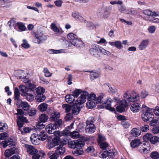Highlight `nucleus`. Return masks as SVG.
Wrapping results in <instances>:
<instances>
[{"instance_id":"obj_1","label":"nucleus","mask_w":159,"mask_h":159,"mask_svg":"<svg viewBox=\"0 0 159 159\" xmlns=\"http://www.w3.org/2000/svg\"><path fill=\"white\" fill-rule=\"evenodd\" d=\"M105 97V95L101 93L100 94L96 99L95 100V102L96 104L102 102L103 105L104 107H105L106 109L110 111H114L115 109L111 107V103L112 100L110 98L108 97L105 101L103 102L102 101V99L104 98Z\"/></svg>"},{"instance_id":"obj_2","label":"nucleus","mask_w":159,"mask_h":159,"mask_svg":"<svg viewBox=\"0 0 159 159\" xmlns=\"http://www.w3.org/2000/svg\"><path fill=\"white\" fill-rule=\"evenodd\" d=\"M141 110L143 112L142 115V119L144 122L150 120L154 117L152 113V109L150 108L144 104L142 107Z\"/></svg>"},{"instance_id":"obj_3","label":"nucleus","mask_w":159,"mask_h":159,"mask_svg":"<svg viewBox=\"0 0 159 159\" xmlns=\"http://www.w3.org/2000/svg\"><path fill=\"white\" fill-rule=\"evenodd\" d=\"M123 97L129 102H135L139 99L140 97L138 93L134 91L127 90L123 94Z\"/></svg>"},{"instance_id":"obj_4","label":"nucleus","mask_w":159,"mask_h":159,"mask_svg":"<svg viewBox=\"0 0 159 159\" xmlns=\"http://www.w3.org/2000/svg\"><path fill=\"white\" fill-rule=\"evenodd\" d=\"M26 148L27 152L29 154L33 155L32 159H38L40 157V152H39L34 146L27 145Z\"/></svg>"},{"instance_id":"obj_5","label":"nucleus","mask_w":159,"mask_h":159,"mask_svg":"<svg viewBox=\"0 0 159 159\" xmlns=\"http://www.w3.org/2000/svg\"><path fill=\"white\" fill-rule=\"evenodd\" d=\"M69 147L75 149L78 148H82L84 145V142L75 140L68 142Z\"/></svg>"},{"instance_id":"obj_6","label":"nucleus","mask_w":159,"mask_h":159,"mask_svg":"<svg viewBox=\"0 0 159 159\" xmlns=\"http://www.w3.org/2000/svg\"><path fill=\"white\" fill-rule=\"evenodd\" d=\"M101 47L96 44H93L92 45V48L90 49L89 52L91 54L95 55L97 57H99L98 54L100 51Z\"/></svg>"},{"instance_id":"obj_7","label":"nucleus","mask_w":159,"mask_h":159,"mask_svg":"<svg viewBox=\"0 0 159 159\" xmlns=\"http://www.w3.org/2000/svg\"><path fill=\"white\" fill-rule=\"evenodd\" d=\"M88 95V93L87 92H84L81 93L80 96L76 100L75 104L80 105L84 103Z\"/></svg>"},{"instance_id":"obj_8","label":"nucleus","mask_w":159,"mask_h":159,"mask_svg":"<svg viewBox=\"0 0 159 159\" xmlns=\"http://www.w3.org/2000/svg\"><path fill=\"white\" fill-rule=\"evenodd\" d=\"M57 129L56 126L54 124L52 123L48 125L46 128V132L50 134H53Z\"/></svg>"},{"instance_id":"obj_9","label":"nucleus","mask_w":159,"mask_h":159,"mask_svg":"<svg viewBox=\"0 0 159 159\" xmlns=\"http://www.w3.org/2000/svg\"><path fill=\"white\" fill-rule=\"evenodd\" d=\"M1 144L4 148L7 146H9V147H11L12 146H15V143L12 141V139H10L8 140L3 141L1 142Z\"/></svg>"},{"instance_id":"obj_10","label":"nucleus","mask_w":159,"mask_h":159,"mask_svg":"<svg viewBox=\"0 0 159 159\" xmlns=\"http://www.w3.org/2000/svg\"><path fill=\"white\" fill-rule=\"evenodd\" d=\"M71 45L76 47H80L83 46V43L81 40L77 38L73 40L72 42H69V46L70 47Z\"/></svg>"},{"instance_id":"obj_11","label":"nucleus","mask_w":159,"mask_h":159,"mask_svg":"<svg viewBox=\"0 0 159 159\" xmlns=\"http://www.w3.org/2000/svg\"><path fill=\"white\" fill-rule=\"evenodd\" d=\"M26 93L24 94L25 96L26 97V99L29 101H32L34 97L35 93L33 91H31L30 90L27 92Z\"/></svg>"},{"instance_id":"obj_12","label":"nucleus","mask_w":159,"mask_h":159,"mask_svg":"<svg viewBox=\"0 0 159 159\" xmlns=\"http://www.w3.org/2000/svg\"><path fill=\"white\" fill-rule=\"evenodd\" d=\"M149 44V40L148 39L142 40L139 45L138 48L141 50H143L146 48Z\"/></svg>"},{"instance_id":"obj_13","label":"nucleus","mask_w":159,"mask_h":159,"mask_svg":"<svg viewBox=\"0 0 159 159\" xmlns=\"http://www.w3.org/2000/svg\"><path fill=\"white\" fill-rule=\"evenodd\" d=\"M11 148L7 149L5 150V155L7 157H9L12 155L14 154L16 152V145L14 146H12L10 147Z\"/></svg>"},{"instance_id":"obj_14","label":"nucleus","mask_w":159,"mask_h":159,"mask_svg":"<svg viewBox=\"0 0 159 159\" xmlns=\"http://www.w3.org/2000/svg\"><path fill=\"white\" fill-rule=\"evenodd\" d=\"M30 139L32 143L34 145H38L40 143V141L37 134H32Z\"/></svg>"},{"instance_id":"obj_15","label":"nucleus","mask_w":159,"mask_h":159,"mask_svg":"<svg viewBox=\"0 0 159 159\" xmlns=\"http://www.w3.org/2000/svg\"><path fill=\"white\" fill-rule=\"evenodd\" d=\"M114 156V152H112L111 150H109L108 151H105L102 154V157L103 158H105L107 157L110 158L113 157Z\"/></svg>"},{"instance_id":"obj_16","label":"nucleus","mask_w":159,"mask_h":159,"mask_svg":"<svg viewBox=\"0 0 159 159\" xmlns=\"http://www.w3.org/2000/svg\"><path fill=\"white\" fill-rule=\"evenodd\" d=\"M130 109L133 113L138 112L140 110L139 104L138 103H136L131 104L130 107Z\"/></svg>"},{"instance_id":"obj_17","label":"nucleus","mask_w":159,"mask_h":159,"mask_svg":"<svg viewBox=\"0 0 159 159\" xmlns=\"http://www.w3.org/2000/svg\"><path fill=\"white\" fill-rule=\"evenodd\" d=\"M81 110L80 107L78 104H75L72 106L71 111L72 114L73 115H77L80 112Z\"/></svg>"},{"instance_id":"obj_18","label":"nucleus","mask_w":159,"mask_h":159,"mask_svg":"<svg viewBox=\"0 0 159 159\" xmlns=\"http://www.w3.org/2000/svg\"><path fill=\"white\" fill-rule=\"evenodd\" d=\"M60 116V114L57 112H55L52 113L49 118V120L51 122L55 121Z\"/></svg>"},{"instance_id":"obj_19","label":"nucleus","mask_w":159,"mask_h":159,"mask_svg":"<svg viewBox=\"0 0 159 159\" xmlns=\"http://www.w3.org/2000/svg\"><path fill=\"white\" fill-rule=\"evenodd\" d=\"M108 43L111 46H114L118 49H120L123 48L121 42L120 41H117L115 42H109Z\"/></svg>"},{"instance_id":"obj_20","label":"nucleus","mask_w":159,"mask_h":159,"mask_svg":"<svg viewBox=\"0 0 159 159\" xmlns=\"http://www.w3.org/2000/svg\"><path fill=\"white\" fill-rule=\"evenodd\" d=\"M20 102V106L25 111H27L30 108V105L28 102L25 101H22L20 100H19Z\"/></svg>"},{"instance_id":"obj_21","label":"nucleus","mask_w":159,"mask_h":159,"mask_svg":"<svg viewBox=\"0 0 159 159\" xmlns=\"http://www.w3.org/2000/svg\"><path fill=\"white\" fill-rule=\"evenodd\" d=\"M96 130V127L94 125H86L85 130L86 132L90 134L94 133Z\"/></svg>"},{"instance_id":"obj_22","label":"nucleus","mask_w":159,"mask_h":159,"mask_svg":"<svg viewBox=\"0 0 159 159\" xmlns=\"http://www.w3.org/2000/svg\"><path fill=\"white\" fill-rule=\"evenodd\" d=\"M39 141H44L48 137L47 133L44 131H41L37 134Z\"/></svg>"},{"instance_id":"obj_23","label":"nucleus","mask_w":159,"mask_h":159,"mask_svg":"<svg viewBox=\"0 0 159 159\" xmlns=\"http://www.w3.org/2000/svg\"><path fill=\"white\" fill-rule=\"evenodd\" d=\"M144 13L148 16H159V12H152L149 10H146L143 11Z\"/></svg>"},{"instance_id":"obj_24","label":"nucleus","mask_w":159,"mask_h":159,"mask_svg":"<svg viewBox=\"0 0 159 159\" xmlns=\"http://www.w3.org/2000/svg\"><path fill=\"white\" fill-rule=\"evenodd\" d=\"M141 144L140 140L139 139H136L132 140L130 143L131 146L132 148H136Z\"/></svg>"},{"instance_id":"obj_25","label":"nucleus","mask_w":159,"mask_h":159,"mask_svg":"<svg viewBox=\"0 0 159 159\" xmlns=\"http://www.w3.org/2000/svg\"><path fill=\"white\" fill-rule=\"evenodd\" d=\"M65 151V148L62 145H60L57 147L55 152L58 155H60L63 154Z\"/></svg>"},{"instance_id":"obj_26","label":"nucleus","mask_w":159,"mask_h":159,"mask_svg":"<svg viewBox=\"0 0 159 159\" xmlns=\"http://www.w3.org/2000/svg\"><path fill=\"white\" fill-rule=\"evenodd\" d=\"M16 27L18 26L19 31H25L26 29V27H25L24 24L21 22H18L16 24Z\"/></svg>"},{"instance_id":"obj_27","label":"nucleus","mask_w":159,"mask_h":159,"mask_svg":"<svg viewBox=\"0 0 159 159\" xmlns=\"http://www.w3.org/2000/svg\"><path fill=\"white\" fill-rule=\"evenodd\" d=\"M66 102L68 103H71L75 100V97L72 94H69L65 97Z\"/></svg>"},{"instance_id":"obj_28","label":"nucleus","mask_w":159,"mask_h":159,"mask_svg":"<svg viewBox=\"0 0 159 159\" xmlns=\"http://www.w3.org/2000/svg\"><path fill=\"white\" fill-rule=\"evenodd\" d=\"M48 105L46 103H42L38 106V108L41 112H44L47 109Z\"/></svg>"},{"instance_id":"obj_29","label":"nucleus","mask_w":159,"mask_h":159,"mask_svg":"<svg viewBox=\"0 0 159 159\" xmlns=\"http://www.w3.org/2000/svg\"><path fill=\"white\" fill-rule=\"evenodd\" d=\"M45 96L43 94H37L35 97L36 101L39 102H43L45 100Z\"/></svg>"},{"instance_id":"obj_30","label":"nucleus","mask_w":159,"mask_h":159,"mask_svg":"<svg viewBox=\"0 0 159 159\" xmlns=\"http://www.w3.org/2000/svg\"><path fill=\"white\" fill-rule=\"evenodd\" d=\"M83 152V150L82 148H78L73 151V154L75 156L81 155Z\"/></svg>"},{"instance_id":"obj_31","label":"nucleus","mask_w":159,"mask_h":159,"mask_svg":"<svg viewBox=\"0 0 159 159\" xmlns=\"http://www.w3.org/2000/svg\"><path fill=\"white\" fill-rule=\"evenodd\" d=\"M140 130L137 128L133 129L131 131V135L134 137H137L139 136L140 135Z\"/></svg>"},{"instance_id":"obj_32","label":"nucleus","mask_w":159,"mask_h":159,"mask_svg":"<svg viewBox=\"0 0 159 159\" xmlns=\"http://www.w3.org/2000/svg\"><path fill=\"white\" fill-rule=\"evenodd\" d=\"M48 117L47 115L44 113L42 114L39 117V120L40 122L45 123L47 121Z\"/></svg>"},{"instance_id":"obj_33","label":"nucleus","mask_w":159,"mask_h":159,"mask_svg":"<svg viewBox=\"0 0 159 159\" xmlns=\"http://www.w3.org/2000/svg\"><path fill=\"white\" fill-rule=\"evenodd\" d=\"M150 148L149 147H148L147 148L142 146V148H140L139 149V152L143 154H147L150 151Z\"/></svg>"},{"instance_id":"obj_34","label":"nucleus","mask_w":159,"mask_h":159,"mask_svg":"<svg viewBox=\"0 0 159 159\" xmlns=\"http://www.w3.org/2000/svg\"><path fill=\"white\" fill-rule=\"evenodd\" d=\"M96 103L95 102L93 101H88L86 104L87 107L88 108H93L96 106Z\"/></svg>"},{"instance_id":"obj_35","label":"nucleus","mask_w":159,"mask_h":159,"mask_svg":"<svg viewBox=\"0 0 159 159\" xmlns=\"http://www.w3.org/2000/svg\"><path fill=\"white\" fill-rule=\"evenodd\" d=\"M63 51L62 49L60 50H54L53 49H49L47 51V52L50 54H57L63 52Z\"/></svg>"},{"instance_id":"obj_36","label":"nucleus","mask_w":159,"mask_h":159,"mask_svg":"<svg viewBox=\"0 0 159 159\" xmlns=\"http://www.w3.org/2000/svg\"><path fill=\"white\" fill-rule=\"evenodd\" d=\"M19 88L20 89V91L22 92L21 95L23 96L24 95L25 93H26L27 91H29L30 90H29L28 88H26L25 86L21 85L19 86Z\"/></svg>"},{"instance_id":"obj_37","label":"nucleus","mask_w":159,"mask_h":159,"mask_svg":"<svg viewBox=\"0 0 159 159\" xmlns=\"http://www.w3.org/2000/svg\"><path fill=\"white\" fill-rule=\"evenodd\" d=\"M102 13V15H100V12H99L98 13V15L100 16V17L101 16H102L104 18L106 19L110 15V13L107 10H105Z\"/></svg>"},{"instance_id":"obj_38","label":"nucleus","mask_w":159,"mask_h":159,"mask_svg":"<svg viewBox=\"0 0 159 159\" xmlns=\"http://www.w3.org/2000/svg\"><path fill=\"white\" fill-rule=\"evenodd\" d=\"M16 23L14 19H11L8 23V24L10 28H11L12 26H13L14 28L15 29L17 30V28L16 27Z\"/></svg>"},{"instance_id":"obj_39","label":"nucleus","mask_w":159,"mask_h":159,"mask_svg":"<svg viewBox=\"0 0 159 159\" xmlns=\"http://www.w3.org/2000/svg\"><path fill=\"white\" fill-rule=\"evenodd\" d=\"M36 35L38 37V38L40 39L41 43L45 40L47 39V37L46 35H44L41 33L36 34Z\"/></svg>"},{"instance_id":"obj_40","label":"nucleus","mask_w":159,"mask_h":159,"mask_svg":"<svg viewBox=\"0 0 159 159\" xmlns=\"http://www.w3.org/2000/svg\"><path fill=\"white\" fill-rule=\"evenodd\" d=\"M95 121L94 118L93 117H89L86 121V125H94L93 123Z\"/></svg>"},{"instance_id":"obj_41","label":"nucleus","mask_w":159,"mask_h":159,"mask_svg":"<svg viewBox=\"0 0 159 159\" xmlns=\"http://www.w3.org/2000/svg\"><path fill=\"white\" fill-rule=\"evenodd\" d=\"M152 135L149 133H147L143 135V140L145 142L151 141V139L152 138Z\"/></svg>"},{"instance_id":"obj_42","label":"nucleus","mask_w":159,"mask_h":159,"mask_svg":"<svg viewBox=\"0 0 159 159\" xmlns=\"http://www.w3.org/2000/svg\"><path fill=\"white\" fill-rule=\"evenodd\" d=\"M68 39L69 40L70 42H72L73 40L78 38L77 36L73 33H70L68 34Z\"/></svg>"},{"instance_id":"obj_43","label":"nucleus","mask_w":159,"mask_h":159,"mask_svg":"<svg viewBox=\"0 0 159 159\" xmlns=\"http://www.w3.org/2000/svg\"><path fill=\"white\" fill-rule=\"evenodd\" d=\"M62 107L66 112H69L71 110L72 107L68 104H64L62 105Z\"/></svg>"},{"instance_id":"obj_44","label":"nucleus","mask_w":159,"mask_h":159,"mask_svg":"<svg viewBox=\"0 0 159 159\" xmlns=\"http://www.w3.org/2000/svg\"><path fill=\"white\" fill-rule=\"evenodd\" d=\"M150 157L152 159H158L159 153L156 151L152 152L151 153Z\"/></svg>"},{"instance_id":"obj_45","label":"nucleus","mask_w":159,"mask_h":159,"mask_svg":"<svg viewBox=\"0 0 159 159\" xmlns=\"http://www.w3.org/2000/svg\"><path fill=\"white\" fill-rule=\"evenodd\" d=\"M70 136L73 139H77L80 137V134L77 131H74L71 133Z\"/></svg>"},{"instance_id":"obj_46","label":"nucleus","mask_w":159,"mask_h":159,"mask_svg":"<svg viewBox=\"0 0 159 159\" xmlns=\"http://www.w3.org/2000/svg\"><path fill=\"white\" fill-rule=\"evenodd\" d=\"M15 99V100H19L20 97V93L19 90L17 88H16L14 90Z\"/></svg>"},{"instance_id":"obj_47","label":"nucleus","mask_w":159,"mask_h":159,"mask_svg":"<svg viewBox=\"0 0 159 159\" xmlns=\"http://www.w3.org/2000/svg\"><path fill=\"white\" fill-rule=\"evenodd\" d=\"M50 28L55 32L59 33L60 31L59 29L57 27L56 24L54 23H52L51 24Z\"/></svg>"},{"instance_id":"obj_48","label":"nucleus","mask_w":159,"mask_h":159,"mask_svg":"<svg viewBox=\"0 0 159 159\" xmlns=\"http://www.w3.org/2000/svg\"><path fill=\"white\" fill-rule=\"evenodd\" d=\"M87 97L88 101H93L95 102L96 98V96L93 93H91L90 94H88Z\"/></svg>"},{"instance_id":"obj_49","label":"nucleus","mask_w":159,"mask_h":159,"mask_svg":"<svg viewBox=\"0 0 159 159\" xmlns=\"http://www.w3.org/2000/svg\"><path fill=\"white\" fill-rule=\"evenodd\" d=\"M150 142L152 144H155L157 142H159V137L152 136Z\"/></svg>"},{"instance_id":"obj_50","label":"nucleus","mask_w":159,"mask_h":159,"mask_svg":"<svg viewBox=\"0 0 159 159\" xmlns=\"http://www.w3.org/2000/svg\"><path fill=\"white\" fill-rule=\"evenodd\" d=\"M43 72L45 76L47 77H51L52 75V74L50 72L48 69L47 68H44L43 70Z\"/></svg>"},{"instance_id":"obj_51","label":"nucleus","mask_w":159,"mask_h":159,"mask_svg":"<svg viewBox=\"0 0 159 159\" xmlns=\"http://www.w3.org/2000/svg\"><path fill=\"white\" fill-rule=\"evenodd\" d=\"M36 89L37 94H43L45 92V89L41 87H38Z\"/></svg>"},{"instance_id":"obj_52","label":"nucleus","mask_w":159,"mask_h":159,"mask_svg":"<svg viewBox=\"0 0 159 159\" xmlns=\"http://www.w3.org/2000/svg\"><path fill=\"white\" fill-rule=\"evenodd\" d=\"M125 107L122 106L119 103V104L116 107V109L117 111L120 112H122L124 111L125 110Z\"/></svg>"},{"instance_id":"obj_53","label":"nucleus","mask_w":159,"mask_h":159,"mask_svg":"<svg viewBox=\"0 0 159 159\" xmlns=\"http://www.w3.org/2000/svg\"><path fill=\"white\" fill-rule=\"evenodd\" d=\"M99 74L98 73L92 71L90 73V77L91 78L92 80H94L95 79L98 77L99 76Z\"/></svg>"},{"instance_id":"obj_54","label":"nucleus","mask_w":159,"mask_h":159,"mask_svg":"<svg viewBox=\"0 0 159 159\" xmlns=\"http://www.w3.org/2000/svg\"><path fill=\"white\" fill-rule=\"evenodd\" d=\"M82 93L81 90L77 89L73 92L72 95H73L75 98H77L79 94L80 93L81 94Z\"/></svg>"},{"instance_id":"obj_55","label":"nucleus","mask_w":159,"mask_h":159,"mask_svg":"<svg viewBox=\"0 0 159 159\" xmlns=\"http://www.w3.org/2000/svg\"><path fill=\"white\" fill-rule=\"evenodd\" d=\"M100 52L102 53L104 55L109 56L111 55V53L110 52L106 50L101 47L100 48Z\"/></svg>"},{"instance_id":"obj_56","label":"nucleus","mask_w":159,"mask_h":159,"mask_svg":"<svg viewBox=\"0 0 159 159\" xmlns=\"http://www.w3.org/2000/svg\"><path fill=\"white\" fill-rule=\"evenodd\" d=\"M156 30V27L154 25H152L149 26L148 30V32L151 34L154 33Z\"/></svg>"},{"instance_id":"obj_57","label":"nucleus","mask_w":159,"mask_h":159,"mask_svg":"<svg viewBox=\"0 0 159 159\" xmlns=\"http://www.w3.org/2000/svg\"><path fill=\"white\" fill-rule=\"evenodd\" d=\"M63 123L62 120L61 119H58L54 123V125L56 126V127H58L61 125Z\"/></svg>"},{"instance_id":"obj_58","label":"nucleus","mask_w":159,"mask_h":159,"mask_svg":"<svg viewBox=\"0 0 159 159\" xmlns=\"http://www.w3.org/2000/svg\"><path fill=\"white\" fill-rule=\"evenodd\" d=\"M43 123L41 122H37L36 124V127L39 129H43L45 127V125Z\"/></svg>"},{"instance_id":"obj_59","label":"nucleus","mask_w":159,"mask_h":159,"mask_svg":"<svg viewBox=\"0 0 159 159\" xmlns=\"http://www.w3.org/2000/svg\"><path fill=\"white\" fill-rule=\"evenodd\" d=\"M119 103L125 108L127 107L128 105V103L127 102L125 99L120 101Z\"/></svg>"},{"instance_id":"obj_60","label":"nucleus","mask_w":159,"mask_h":159,"mask_svg":"<svg viewBox=\"0 0 159 159\" xmlns=\"http://www.w3.org/2000/svg\"><path fill=\"white\" fill-rule=\"evenodd\" d=\"M23 43L22 44L21 46L25 48H27L30 47V45L27 43V41L25 39L23 40Z\"/></svg>"},{"instance_id":"obj_61","label":"nucleus","mask_w":159,"mask_h":159,"mask_svg":"<svg viewBox=\"0 0 159 159\" xmlns=\"http://www.w3.org/2000/svg\"><path fill=\"white\" fill-rule=\"evenodd\" d=\"M121 124L122 126L125 128H127L129 127L130 125V123L126 120L122 121L121 122Z\"/></svg>"},{"instance_id":"obj_62","label":"nucleus","mask_w":159,"mask_h":159,"mask_svg":"<svg viewBox=\"0 0 159 159\" xmlns=\"http://www.w3.org/2000/svg\"><path fill=\"white\" fill-rule=\"evenodd\" d=\"M109 92L110 93L114 94L116 93L117 91V89L115 87L109 86Z\"/></svg>"},{"instance_id":"obj_63","label":"nucleus","mask_w":159,"mask_h":159,"mask_svg":"<svg viewBox=\"0 0 159 159\" xmlns=\"http://www.w3.org/2000/svg\"><path fill=\"white\" fill-rule=\"evenodd\" d=\"M108 144L106 142L101 143L100 144V148L103 149H105L108 146Z\"/></svg>"},{"instance_id":"obj_64","label":"nucleus","mask_w":159,"mask_h":159,"mask_svg":"<svg viewBox=\"0 0 159 159\" xmlns=\"http://www.w3.org/2000/svg\"><path fill=\"white\" fill-rule=\"evenodd\" d=\"M59 155L56 153H53L49 156L50 159H58Z\"/></svg>"}]
</instances>
